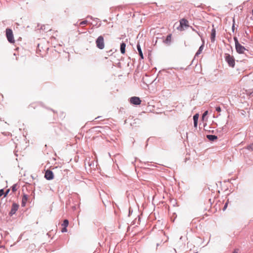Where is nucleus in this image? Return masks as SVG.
Listing matches in <instances>:
<instances>
[{
	"label": "nucleus",
	"instance_id": "obj_1",
	"mask_svg": "<svg viewBox=\"0 0 253 253\" xmlns=\"http://www.w3.org/2000/svg\"><path fill=\"white\" fill-rule=\"evenodd\" d=\"M225 60L228 63L229 66L234 68L235 66V59L233 56L230 55L229 54H225Z\"/></svg>",
	"mask_w": 253,
	"mask_h": 253
},
{
	"label": "nucleus",
	"instance_id": "obj_2",
	"mask_svg": "<svg viewBox=\"0 0 253 253\" xmlns=\"http://www.w3.org/2000/svg\"><path fill=\"white\" fill-rule=\"evenodd\" d=\"M96 47L100 49H103L104 48V38L102 36H99L95 41Z\"/></svg>",
	"mask_w": 253,
	"mask_h": 253
},
{
	"label": "nucleus",
	"instance_id": "obj_3",
	"mask_svg": "<svg viewBox=\"0 0 253 253\" xmlns=\"http://www.w3.org/2000/svg\"><path fill=\"white\" fill-rule=\"evenodd\" d=\"M6 35L8 41L10 43L14 42L13 32L11 29L7 28L6 29Z\"/></svg>",
	"mask_w": 253,
	"mask_h": 253
},
{
	"label": "nucleus",
	"instance_id": "obj_4",
	"mask_svg": "<svg viewBox=\"0 0 253 253\" xmlns=\"http://www.w3.org/2000/svg\"><path fill=\"white\" fill-rule=\"evenodd\" d=\"M141 100L138 97L133 96L130 98V102L133 105H139L141 103Z\"/></svg>",
	"mask_w": 253,
	"mask_h": 253
},
{
	"label": "nucleus",
	"instance_id": "obj_5",
	"mask_svg": "<svg viewBox=\"0 0 253 253\" xmlns=\"http://www.w3.org/2000/svg\"><path fill=\"white\" fill-rule=\"evenodd\" d=\"M19 208V205L14 203L12 204L10 211L9 212V215L12 216L16 213Z\"/></svg>",
	"mask_w": 253,
	"mask_h": 253
},
{
	"label": "nucleus",
	"instance_id": "obj_6",
	"mask_svg": "<svg viewBox=\"0 0 253 253\" xmlns=\"http://www.w3.org/2000/svg\"><path fill=\"white\" fill-rule=\"evenodd\" d=\"M235 48L236 51L239 54L244 53L245 51L247 50L246 48L244 46L242 45L240 43L236 45Z\"/></svg>",
	"mask_w": 253,
	"mask_h": 253
},
{
	"label": "nucleus",
	"instance_id": "obj_7",
	"mask_svg": "<svg viewBox=\"0 0 253 253\" xmlns=\"http://www.w3.org/2000/svg\"><path fill=\"white\" fill-rule=\"evenodd\" d=\"M44 177L48 180L53 179L54 177L53 172L51 170H47L45 173Z\"/></svg>",
	"mask_w": 253,
	"mask_h": 253
},
{
	"label": "nucleus",
	"instance_id": "obj_8",
	"mask_svg": "<svg viewBox=\"0 0 253 253\" xmlns=\"http://www.w3.org/2000/svg\"><path fill=\"white\" fill-rule=\"evenodd\" d=\"M216 35V30L214 28H213L211 31V42H214L215 41Z\"/></svg>",
	"mask_w": 253,
	"mask_h": 253
},
{
	"label": "nucleus",
	"instance_id": "obj_9",
	"mask_svg": "<svg viewBox=\"0 0 253 253\" xmlns=\"http://www.w3.org/2000/svg\"><path fill=\"white\" fill-rule=\"evenodd\" d=\"M28 200V195L24 194L22 198L21 206L24 207L26 206Z\"/></svg>",
	"mask_w": 253,
	"mask_h": 253
},
{
	"label": "nucleus",
	"instance_id": "obj_10",
	"mask_svg": "<svg viewBox=\"0 0 253 253\" xmlns=\"http://www.w3.org/2000/svg\"><path fill=\"white\" fill-rule=\"evenodd\" d=\"M188 23V21L186 19L183 18L180 20V25L181 27H189Z\"/></svg>",
	"mask_w": 253,
	"mask_h": 253
},
{
	"label": "nucleus",
	"instance_id": "obj_11",
	"mask_svg": "<svg viewBox=\"0 0 253 253\" xmlns=\"http://www.w3.org/2000/svg\"><path fill=\"white\" fill-rule=\"evenodd\" d=\"M136 47H137V49L138 50V53H139V56H140L141 59H143L144 58V57H143V53H142L140 44L137 43Z\"/></svg>",
	"mask_w": 253,
	"mask_h": 253
},
{
	"label": "nucleus",
	"instance_id": "obj_12",
	"mask_svg": "<svg viewBox=\"0 0 253 253\" xmlns=\"http://www.w3.org/2000/svg\"><path fill=\"white\" fill-rule=\"evenodd\" d=\"M199 119V115L198 114H196L193 116V121H194V127H196L198 125V121Z\"/></svg>",
	"mask_w": 253,
	"mask_h": 253
},
{
	"label": "nucleus",
	"instance_id": "obj_13",
	"mask_svg": "<svg viewBox=\"0 0 253 253\" xmlns=\"http://www.w3.org/2000/svg\"><path fill=\"white\" fill-rule=\"evenodd\" d=\"M204 47V42H203L202 44L200 46L199 49L196 53L195 57L198 56L201 53L202 50H203Z\"/></svg>",
	"mask_w": 253,
	"mask_h": 253
},
{
	"label": "nucleus",
	"instance_id": "obj_14",
	"mask_svg": "<svg viewBox=\"0 0 253 253\" xmlns=\"http://www.w3.org/2000/svg\"><path fill=\"white\" fill-rule=\"evenodd\" d=\"M171 35L169 34L167 36L166 39L164 41V42L167 44H169L171 42Z\"/></svg>",
	"mask_w": 253,
	"mask_h": 253
},
{
	"label": "nucleus",
	"instance_id": "obj_15",
	"mask_svg": "<svg viewBox=\"0 0 253 253\" xmlns=\"http://www.w3.org/2000/svg\"><path fill=\"white\" fill-rule=\"evenodd\" d=\"M207 137L209 140H210L211 141H213L214 140L217 139V136L214 135H211V134L207 135Z\"/></svg>",
	"mask_w": 253,
	"mask_h": 253
},
{
	"label": "nucleus",
	"instance_id": "obj_16",
	"mask_svg": "<svg viewBox=\"0 0 253 253\" xmlns=\"http://www.w3.org/2000/svg\"><path fill=\"white\" fill-rule=\"evenodd\" d=\"M126 44L124 42H122L121 44V46H120V50H121V52L122 53V54H124L125 53V51H126Z\"/></svg>",
	"mask_w": 253,
	"mask_h": 253
},
{
	"label": "nucleus",
	"instance_id": "obj_17",
	"mask_svg": "<svg viewBox=\"0 0 253 253\" xmlns=\"http://www.w3.org/2000/svg\"><path fill=\"white\" fill-rule=\"evenodd\" d=\"M69 224V221L67 219H65L63 221V223L62 224V226L65 227H67Z\"/></svg>",
	"mask_w": 253,
	"mask_h": 253
},
{
	"label": "nucleus",
	"instance_id": "obj_18",
	"mask_svg": "<svg viewBox=\"0 0 253 253\" xmlns=\"http://www.w3.org/2000/svg\"><path fill=\"white\" fill-rule=\"evenodd\" d=\"M16 187H17L16 184H14L12 186L11 189H12V192H15L17 190Z\"/></svg>",
	"mask_w": 253,
	"mask_h": 253
},
{
	"label": "nucleus",
	"instance_id": "obj_19",
	"mask_svg": "<svg viewBox=\"0 0 253 253\" xmlns=\"http://www.w3.org/2000/svg\"><path fill=\"white\" fill-rule=\"evenodd\" d=\"M247 148L248 149V150H252L253 151V143L248 145L247 147Z\"/></svg>",
	"mask_w": 253,
	"mask_h": 253
},
{
	"label": "nucleus",
	"instance_id": "obj_20",
	"mask_svg": "<svg viewBox=\"0 0 253 253\" xmlns=\"http://www.w3.org/2000/svg\"><path fill=\"white\" fill-rule=\"evenodd\" d=\"M233 39H234V40L235 42V45L240 43L238 42V39L237 37H234Z\"/></svg>",
	"mask_w": 253,
	"mask_h": 253
},
{
	"label": "nucleus",
	"instance_id": "obj_21",
	"mask_svg": "<svg viewBox=\"0 0 253 253\" xmlns=\"http://www.w3.org/2000/svg\"><path fill=\"white\" fill-rule=\"evenodd\" d=\"M87 23V20H84V21H83L81 22H80V25H85Z\"/></svg>",
	"mask_w": 253,
	"mask_h": 253
},
{
	"label": "nucleus",
	"instance_id": "obj_22",
	"mask_svg": "<svg viewBox=\"0 0 253 253\" xmlns=\"http://www.w3.org/2000/svg\"><path fill=\"white\" fill-rule=\"evenodd\" d=\"M233 25L232 26V30L233 32H234V30H235V19H234V18H233Z\"/></svg>",
	"mask_w": 253,
	"mask_h": 253
},
{
	"label": "nucleus",
	"instance_id": "obj_23",
	"mask_svg": "<svg viewBox=\"0 0 253 253\" xmlns=\"http://www.w3.org/2000/svg\"><path fill=\"white\" fill-rule=\"evenodd\" d=\"M208 113V111H205V112L203 114V115H202V119H204V118H205V117L206 116H207V115Z\"/></svg>",
	"mask_w": 253,
	"mask_h": 253
},
{
	"label": "nucleus",
	"instance_id": "obj_24",
	"mask_svg": "<svg viewBox=\"0 0 253 253\" xmlns=\"http://www.w3.org/2000/svg\"><path fill=\"white\" fill-rule=\"evenodd\" d=\"M215 110L218 112H220L221 111V109L219 106H217L215 107Z\"/></svg>",
	"mask_w": 253,
	"mask_h": 253
},
{
	"label": "nucleus",
	"instance_id": "obj_25",
	"mask_svg": "<svg viewBox=\"0 0 253 253\" xmlns=\"http://www.w3.org/2000/svg\"><path fill=\"white\" fill-rule=\"evenodd\" d=\"M9 191H10V189H7V190L6 191L5 193H4V197H5L7 195V194H8V193L9 192Z\"/></svg>",
	"mask_w": 253,
	"mask_h": 253
},
{
	"label": "nucleus",
	"instance_id": "obj_26",
	"mask_svg": "<svg viewBox=\"0 0 253 253\" xmlns=\"http://www.w3.org/2000/svg\"><path fill=\"white\" fill-rule=\"evenodd\" d=\"M196 33L199 36V37L201 38L202 40H203V35L198 31H196Z\"/></svg>",
	"mask_w": 253,
	"mask_h": 253
},
{
	"label": "nucleus",
	"instance_id": "obj_27",
	"mask_svg": "<svg viewBox=\"0 0 253 253\" xmlns=\"http://www.w3.org/2000/svg\"><path fill=\"white\" fill-rule=\"evenodd\" d=\"M67 231V227H64L62 229L61 232H62V233L66 232Z\"/></svg>",
	"mask_w": 253,
	"mask_h": 253
},
{
	"label": "nucleus",
	"instance_id": "obj_28",
	"mask_svg": "<svg viewBox=\"0 0 253 253\" xmlns=\"http://www.w3.org/2000/svg\"><path fill=\"white\" fill-rule=\"evenodd\" d=\"M4 195V190L3 189H1L0 190V197Z\"/></svg>",
	"mask_w": 253,
	"mask_h": 253
},
{
	"label": "nucleus",
	"instance_id": "obj_29",
	"mask_svg": "<svg viewBox=\"0 0 253 253\" xmlns=\"http://www.w3.org/2000/svg\"><path fill=\"white\" fill-rule=\"evenodd\" d=\"M37 49L39 50L40 51H41V44H38V46H37Z\"/></svg>",
	"mask_w": 253,
	"mask_h": 253
},
{
	"label": "nucleus",
	"instance_id": "obj_30",
	"mask_svg": "<svg viewBox=\"0 0 253 253\" xmlns=\"http://www.w3.org/2000/svg\"><path fill=\"white\" fill-rule=\"evenodd\" d=\"M227 205H228V203H226L224 206V207L223 208V210L224 211L225 210V209H226L227 207Z\"/></svg>",
	"mask_w": 253,
	"mask_h": 253
},
{
	"label": "nucleus",
	"instance_id": "obj_31",
	"mask_svg": "<svg viewBox=\"0 0 253 253\" xmlns=\"http://www.w3.org/2000/svg\"><path fill=\"white\" fill-rule=\"evenodd\" d=\"M232 253H238V250H235Z\"/></svg>",
	"mask_w": 253,
	"mask_h": 253
},
{
	"label": "nucleus",
	"instance_id": "obj_32",
	"mask_svg": "<svg viewBox=\"0 0 253 253\" xmlns=\"http://www.w3.org/2000/svg\"><path fill=\"white\" fill-rule=\"evenodd\" d=\"M191 29H192V30L193 31H195L196 32V31H197L196 30H195L192 27H191Z\"/></svg>",
	"mask_w": 253,
	"mask_h": 253
},
{
	"label": "nucleus",
	"instance_id": "obj_33",
	"mask_svg": "<svg viewBox=\"0 0 253 253\" xmlns=\"http://www.w3.org/2000/svg\"><path fill=\"white\" fill-rule=\"evenodd\" d=\"M8 136H11V135L9 133H8Z\"/></svg>",
	"mask_w": 253,
	"mask_h": 253
},
{
	"label": "nucleus",
	"instance_id": "obj_34",
	"mask_svg": "<svg viewBox=\"0 0 253 253\" xmlns=\"http://www.w3.org/2000/svg\"><path fill=\"white\" fill-rule=\"evenodd\" d=\"M252 13H253V9L252 10Z\"/></svg>",
	"mask_w": 253,
	"mask_h": 253
},
{
	"label": "nucleus",
	"instance_id": "obj_35",
	"mask_svg": "<svg viewBox=\"0 0 253 253\" xmlns=\"http://www.w3.org/2000/svg\"><path fill=\"white\" fill-rule=\"evenodd\" d=\"M2 247H3V246H1H1H0V248H2Z\"/></svg>",
	"mask_w": 253,
	"mask_h": 253
}]
</instances>
